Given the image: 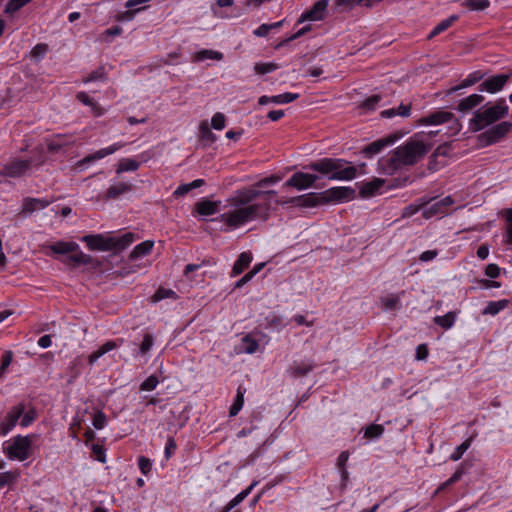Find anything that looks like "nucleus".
Returning <instances> with one entry per match:
<instances>
[{
  "label": "nucleus",
  "instance_id": "f257e3e1",
  "mask_svg": "<svg viewBox=\"0 0 512 512\" xmlns=\"http://www.w3.org/2000/svg\"><path fill=\"white\" fill-rule=\"evenodd\" d=\"M348 164V161L342 158L326 157L312 161L304 168L318 174L296 172L284 183V186L305 190L314 186L315 182L322 177L329 180H352L356 177L357 168Z\"/></svg>",
  "mask_w": 512,
  "mask_h": 512
},
{
  "label": "nucleus",
  "instance_id": "f03ea898",
  "mask_svg": "<svg viewBox=\"0 0 512 512\" xmlns=\"http://www.w3.org/2000/svg\"><path fill=\"white\" fill-rule=\"evenodd\" d=\"M430 150L431 144L419 140L415 135L391 152L388 159V168L397 170L404 166H413Z\"/></svg>",
  "mask_w": 512,
  "mask_h": 512
},
{
  "label": "nucleus",
  "instance_id": "7ed1b4c3",
  "mask_svg": "<svg viewBox=\"0 0 512 512\" xmlns=\"http://www.w3.org/2000/svg\"><path fill=\"white\" fill-rule=\"evenodd\" d=\"M268 215V203H254L252 205L239 207L238 209L223 213L221 214L220 219L230 228H237L256 218L266 219Z\"/></svg>",
  "mask_w": 512,
  "mask_h": 512
},
{
  "label": "nucleus",
  "instance_id": "20e7f679",
  "mask_svg": "<svg viewBox=\"0 0 512 512\" xmlns=\"http://www.w3.org/2000/svg\"><path fill=\"white\" fill-rule=\"evenodd\" d=\"M81 241L86 243L92 251H115L124 250L134 241V234L125 233L119 237L105 236L103 234L85 235Z\"/></svg>",
  "mask_w": 512,
  "mask_h": 512
},
{
  "label": "nucleus",
  "instance_id": "39448f33",
  "mask_svg": "<svg viewBox=\"0 0 512 512\" xmlns=\"http://www.w3.org/2000/svg\"><path fill=\"white\" fill-rule=\"evenodd\" d=\"M508 112L509 107L507 106L505 99L501 98L496 101L493 106L486 107L483 110H477L470 119V129L473 132H478L504 118L508 115Z\"/></svg>",
  "mask_w": 512,
  "mask_h": 512
},
{
  "label": "nucleus",
  "instance_id": "423d86ee",
  "mask_svg": "<svg viewBox=\"0 0 512 512\" xmlns=\"http://www.w3.org/2000/svg\"><path fill=\"white\" fill-rule=\"evenodd\" d=\"M49 249L55 254H69L74 253L68 256L64 263L77 267L79 265H95V260L90 255L84 254L82 251H79V245L73 241H58L49 246Z\"/></svg>",
  "mask_w": 512,
  "mask_h": 512
},
{
  "label": "nucleus",
  "instance_id": "0eeeda50",
  "mask_svg": "<svg viewBox=\"0 0 512 512\" xmlns=\"http://www.w3.org/2000/svg\"><path fill=\"white\" fill-rule=\"evenodd\" d=\"M32 438L30 435H17L11 439L10 444L4 448L7 457L11 460L24 461L31 456Z\"/></svg>",
  "mask_w": 512,
  "mask_h": 512
},
{
  "label": "nucleus",
  "instance_id": "6e6552de",
  "mask_svg": "<svg viewBox=\"0 0 512 512\" xmlns=\"http://www.w3.org/2000/svg\"><path fill=\"white\" fill-rule=\"evenodd\" d=\"M512 130V123L508 121H503L499 124H496L479 135V139L482 144L485 146H489L499 142L502 138H504L508 132Z\"/></svg>",
  "mask_w": 512,
  "mask_h": 512
},
{
  "label": "nucleus",
  "instance_id": "1a4fd4ad",
  "mask_svg": "<svg viewBox=\"0 0 512 512\" xmlns=\"http://www.w3.org/2000/svg\"><path fill=\"white\" fill-rule=\"evenodd\" d=\"M324 202L326 204L330 203H343L353 200L356 197L355 189L351 187H332L325 191H323Z\"/></svg>",
  "mask_w": 512,
  "mask_h": 512
},
{
  "label": "nucleus",
  "instance_id": "9d476101",
  "mask_svg": "<svg viewBox=\"0 0 512 512\" xmlns=\"http://www.w3.org/2000/svg\"><path fill=\"white\" fill-rule=\"evenodd\" d=\"M32 161L28 159H13L0 168V175L10 178L23 176L31 167Z\"/></svg>",
  "mask_w": 512,
  "mask_h": 512
},
{
  "label": "nucleus",
  "instance_id": "9b49d317",
  "mask_svg": "<svg viewBox=\"0 0 512 512\" xmlns=\"http://www.w3.org/2000/svg\"><path fill=\"white\" fill-rule=\"evenodd\" d=\"M510 75L508 74H498L491 76L484 80L479 86L478 90L480 92L486 91L490 94L497 93L503 89L505 84L508 82Z\"/></svg>",
  "mask_w": 512,
  "mask_h": 512
},
{
  "label": "nucleus",
  "instance_id": "f8f14e48",
  "mask_svg": "<svg viewBox=\"0 0 512 512\" xmlns=\"http://www.w3.org/2000/svg\"><path fill=\"white\" fill-rule=\"evenodd\" d=\"M328 0H319L307 11L301 14L299 19L297 20V24H301L307 20L309 21H317L323 20L326 14V9L328 7Z\"/></svg>",
  "mask_w": 512,
  "mask_h": 512
},
{
  "label": "nucleus",
  "instance_id": "ddd939ff",
  "mask_svg": "<svg viewBox=\"0 0 512 512\" xmlns=\"http://www.w3.org/2000/svg\"><path fill=\"white\" fill-rule=\"evenodd\" d=\"M285 203L294 204L302 207H315L319 205H325L323 192L319 193H308L300 196L292 197Z\"/></svg>",
  "mask_w": 512,
  "mask_h": 512
},
{
  "label": "nucleus",
  "instance_id": "4468645a",
  "mask_svg": "<svg viewBox=\"0 0 512 512\" xmlns=\"http://www.w3.org/2000/svg\"><path fill=\"white\" fill-rule=\"evenodd\" d=\"M25 411V406L19 404L14 406L5 416L3 421L0 423V433L5 436L7 435L17 424L20 417Z\"/></svg>",
  "mask_w": 512,
  "mask_h": 512
},
{
  "label": "nucleus",
  "instance_id": "2eb2a0df",
  "mask_svg": "<svg viewBox=\"0 0 512 512\" xmlns=\"http://www.w3.org/2000/svg\"><path fill=\"white\" fill-rule=\"evenodd\" d=\"M260 189L256 187L252 188H243L236 191V195L233 198V203L235 206L245 207L248 205H252L251 203L260 198Z\"/></svg>",
  "mask_w": 512,
  "mask_h": 512
},
{
  "label": "nucleus",
  "instance_id": "dca6fc26",
  "mask_svg": "<svg viewBox=\"0 0 512 512\" xmlns=\"http://www.w3.org/2000/svg\"><path fill=\"white\" fill-rule=\"evenodd\" d=\"M398 139V136L396 135H389L387 137L378 139L370 144H368L363 150L362 153L368 157L371 158L374 155L380 153L385 147L388 145L393 144Z\"/></svg>",
  "mask_w": 512,
  "mask_h": 512
},
{
  "label": "nucleus",
  "instance_id": "f3484780",
  "mask_svg": "<svg viewBox=\"0 0 512 512\" xmlns=\"http://www.w3.org/2000/svg\"><path fill=\"white\" fill-rule=\"evenodd\" d=\"M123 146H124L123 143H114L109 147L102 148V149L96 151L95 153L89 154L86 157H84L82 160L78 161L77 166L82 167V166L87 165L96 160H100L108 155L115 153L117 150H119Z\"/></svg>",
  "mask_w": 512,
  "mask_h": 512
},
{
  "label": "nucleus",
  "instance_id": "a211bd4d",
  "mask_svg": "<svg viewBox=\"0 0 512 512\" xmlns=\"http://www.w3.org/2000/svg\"><path fill=\"white\" fill-rule=\"evenodd\" d=\"M51 201L40 198L27 197L23 201V207L20 215L27 217L37 210L45 209L50 205Z\"/></svg>",
  "mask_w": 512,
  "mask_h": 512
},
{
  "label": "nucleus",
  "instance_id": "6ab92c4d",
  "mask_svg": "<svg viewBox=\"0 0 512 512\" xmlns=\"http://www.w3.org/2000/svg\"><path fill=\"white\" fill-rule=\"evenodd\" d=\"M454 119V114L445 110H438L419 120L422 125H440Z\"/></svg>",
  "mask_w": 512,
  "mask_h": 512
},
{
  "label": "nucleus",
  "instance_id": "aec40b11",
  "mask_svg": "<svg viewBox=\"0 0 512 512\" xmlns=\"http://www.w3.org/2000/svg\"><path fill=\"white\" fill-rule=\"evenodd\" d=\"M384 184L385 180L381 178H374L371 181L362 183L359 188V195L361 198L372 197L379 192Z\"/></svg>",
  "mask_w": 512,
  "mask_h": 512
},
{
  "label": "nucleus",
  "instance_id": "412c9836",
  "mask_svg": "<svg viewBox=\"0 0 512 512\" xmlns=\"http://www.w3.org/2000/svg\"><path fill=\"white\" fill-rule=\"evenodd\" d=\"M220 201H210L203 199L196 203L195 209L199 215L210 216L219 211Z\"/></svg>",
  "mask_w": 512,
  "mask_h": 512
},
{
  "label": "nucleus",
  "instance_id": "4be33fe9",
  "mask_svg": "<svg viewBox=\"0 0 512 512\" xmlns=\"http://www.w3.org/2000/svg\"><path fill=\"white\" fill-rule=\"evenodd\" d=\"M133 185L126 182H119L111 185L105 192L104 199H116L132 190Z\"/></svg>",
  "mask_w": 512,
  "mask_h": 512
},
{
  "label": "nucleus",
  "instance_id": "5701e85b",
  "mask_svg": "<svg viewBox=\"0 0 512 512\" xmlns=\"http://www.w3.org/2000/svg\"><path fill=\"white\" fill-rule=\"evenodd\" d=\"M484 101V97L480 94H471L466 98H463L459 101L457 110L460 112H468L474 109L475 107L482 104Z\"/></svg>",
  "mask_w": 512,
  "mask_h": 512
},
{
  "label": "nucleus",
  "instance_id": "b1692460",
  "mask_svg": "<svg viewBox=\"0 0 512 512\" xmlns=\"http://www.w3.org/2000/svg\"><path fill=\"white\" fill-rule=\"evenodd\" d=\"M483 77L484 74L481 71H474L471 74H469L464 80H462V82L459 85L451 87L448 90L447 94L451 95L461 89L471 87L478 83L480 80H482Z\"/></svg>",
  "mask_w": 512,
  "mask_h": 512
},
{
  "label": "nucleus",
  "instance_id": "393cba45",
  "mask_svg": "<svg viewBox=\"0 0 512 512\" xmlns=\"http://www.w3.org/2000/svg\"><path fill=\"white\" fill-rule=\"evenodd\" d=\"M411 114V104L401 103L397 108H390L387 110H383L380 115L383 118H392L395 116H400L403 118L409 117Z\"/></svg>",
  "mask_w": 512,
  "mask_h": 512
},
{
  "label": "nucleus",
  "instance_id": "a878e982",
  "mask_svg": "<svg viewBox=\"0 0 512 512\" xmlns=\"http://www.w3.org/2000/svg\"><path fill=\"white\" fill-rule=\"evenodd\" d=\"M117 347H118V345L115 341H113V340L107 341L106 343L101 345L97 350L93 351L89 355L88 363L90 365H93L94 363H96V361L99 358H101L103 355H105L106 353H108L109 351H111Z\"/></svg>",
  "mask_w": 512,
  "mask_h": 512
},
{
  "label": "nucleus",
  "instance_id": "bb28decb",
  "mask_svg": "<svg viewBox=\"0 0 512 512\" xmlns=\"http://www.w3.org/2000/svg\"><path fill=\"white\" fill-rule=\"evenodd\" d=\"M154 242L151 240L143 241L137 244L130 253V259L134 260L143 256L148 255L153 249Z\"/></svg>",
  "mask_w": 512,
  "mask_h": 512
},
{
  "label": "nucleus",
  "instance_id": "cd10ccee",
  "mask_svg": "<svg viewBox=\"0 0 512 512\" xmlns=\"http://www.w3.org/2000/svg\"><path fill=\"white\" fill-rule=\"evenodd\" d=\"M246 393V389L242 386H238L237 393L234 397L233 403L229 409V416L235 417L242 409L244 405V394Z\"/></svg>",
  "mask_w": 512,
  "mask_h": 512
},
{
  "label": "nucleus",
  "instance_id": "c85d7f7f",
  "mask_svg": "<svg viewBox=\"0 0 512 512\" xmlns=\"http://www.w3.org/2000/svg\"><path fill=\"white\" fill-rule=\"evenodd\" d=\"M155 388L156 386H139V399L145 402L146 405H156L160 403L161 399L150 394Z\"/></svg>",
  "mask_w": 512,
  "mask_h": 512
},
{
  "label": "nucleus",
  "instance_id": "c756f323",
  "mask_svg": "<svg viewBox=\"0 0 512 512\" xmlns=\"http://www.w3.org/2000/svg\"><path fill=\"white\" fill-rule=\"evenodd\" d=\"M252 255L249 252H242L233 265V275L241 274L251 263Z\"/></svg>",
  "mask_w": 512,
  "mask_h": 512
},
{
  "label": "nucleus",
  "instance_id": "7c9ffc66",
  "mask_svg": "<svg viewBox=\"0 0 512 512\" xmlns=\"http://www.w3.org/2000/svg\"><path fill=\"white\" fill-rule=\"evenodd\" d=\"M199 138L200 141L206 146L211 145L217 139L216 135L211 131L206 121L201 122L199 126Z\"/></svg>",
  "mask_w": 512,
  "mask_h": 512
},
{
  "label": "nucleus",
  "instance_id": "2f4dec72",
  "mask_svg": "<svg viewBox=\"0 0 512 512\" xmlns=\"http://www.w3.org/2000/svg\"><path fill=\"white\" fill-rule=\"evenodd\" d=\"M458 15H451L447 19L442 20L440 23H438L433 30L429 33L428 39H432L435 36L439 35L440 33L446 31L449 27L452 26V24L458 20Z\"/></svg>",
  "mask_w": 512,
  "mask_h": 512
},
{
  "label": "nucleus",
  "instance_id": "473e14b6",
  "mask_svg": "<svg viewBox=\"0 0 512 512\" xmlns=\"http://www.w3.org/2000/svg\"><path fill=\"white\" fill-rule=\"evenodd\" d=\"M194 61L202 62L207 59H213L220 61L223 59V54L218 51L210 50V49H203L194 54L193 57Z\"/></svg>",
  "mask_w": 512,
  "mask_h": 512
},
{
  "label": "nucleus",
  "instance_id": "72a5a7b5",
  "mask_svg": "<svg viewBox=\"0 0 512 512\" xmlns=\"http://www.w3.org/2000/svg\"><path fill=\"white\" fill-rule=\"evenodd\" d=\"M259 347L258 341L254 339L251 335H245L241 339L240 350L241 352H245L247 354H253L257 351Z\"/></svg>",
  "mask_w": 512,
  "mask_h": 512
},
{
  "label": "nucleus",
  "instance_id": "f704fd0d",
  "mask_svg": "<svg viewBox=\"0 0 512 512\" xmlns=\"http://www.w3.org/2000/svg\"><path fill=\"white\" fill-rule=\"evenodd\" d=\"M202 185H204V180L203 179H196L190 183H186V184H182L180 185L175 191H174V195L176 197H179V196H184L186 195L188 192H190L191 190L195 189V188H199L201 187Z\"/></svg>",
  "mask_w": 512,
  "mask_h": 512
},
{
  "label": "nucleus",
  "instance_id": "c9c22d12",
  "mask_svg": "<svg viewBox=\"0 0 512 512\" xmlns=\"http://www.w3.org/2000/svg\"><path fill=\"white\" fill-rule=\"evenodd\" d=\"M384 431L385 429L383 425L371 424L365 428L364 438L369 440L379 439L383 435Z\"/></svg>",
  "mask_w": 512,
  "mask_h": 512
},
{
  "label": "nucleus",
  "instance_id": "e433bc0d",
  "mask_svg": "<svg viewBox=\"0 0 512 512\" xmlns=\"http://www.w3.org/2000/svg\"><path fill=\"white\" fill-rule=\"evenodd\" d=\"M508 305V300H499V301H491L488 303L486 308L483 310V314L496 315L501 310L506 308Z\"/></svg>",
  "mask_w": 512,
  "mask_h": 512
},
{
  "label": "nucleus",
  "instance_id": "4c0bfd02",
  "mask_svg": "<svg viewBox=\"0 0 512 512\" xmlns=\"http://www.w3.org/2000/svg\"><path fill=\"white\" fill-rule=\"evenodd\" d=\"M456 315L454 312H448L443 316H436L434 322L444 329H449L455 322Z\"/></svg>",
  "mask_w": 512,
  "mask_h": 512
},
{
  "label": "nucleus",
  "instance_id": "58836bf2",
  "mask_svg": "<svg viewBox=\"0 0 512 512\" xmlns=\"http://www.w3.org/2000/svg\"><path fill=\"white\" fill-rule=\"evenodd\" d=\"M139 168V162L133 159H122L118 165V168L116 170L117 174H121L123 172L128 171H136Z\"/></svg>",
  "mask_w": 512,
  "mask_h": 512
},
{
  "label": "nucleus",
  "instance_id": "ea45409f",
  "mask_svg": "<svg viewBox=\"0 0 512 512\" xmlns=\"http://www.w3.org/2000/svg\"><path fill=\"white\" fill-rule=\"evenodd\" d=\"M463 6L471 11H483L490 6L489 0H465Z\"/></svg>",
  "mask_w": 512,
  "mask_h": 512
},
{
  "label": "nucleus",
  "instance_id": "a19ab883",
  "mask_svg": "<svg viewBox=\"0 0 512 512\" xmlns=\"http://www.w3.org/2000/svg\"><path fill=\"white\" fill-rule=\"evenodd\" d=\"M473 441V438L470 437L468 439H466L464 442H462L459 446H457L455 448V450L453 451V453L450 455V459L452 461H458L459 459H461V457L463 456V454L469 449V447L471 446V443Z\"/></svg>",
  "mask_w": 512,
  "mask_h": 512
},
{
  "label": "nucleus",
  "instance_id": "79ce46f5",
  "mask_svg": "<svg viewBox=\"0 0 512 512\" xmlns=\"http://www.w3.org/2000/svg\"><path fill=\"white\" fill-rule=\"evenodd\" d=\"M298 98H299V94H297V93H290V92H286V93H283V94H279V95H275V96H271L270 97L271 103H275V104L290 103V102L295 101Z\"/></svg>",
  "mask_w": 512,
  "mask_h": 512
},
{
  "label": "nucleus",
  "instance_id": "37998d69",
  "mask_svg": "<svg viewBox=\"0 0 512 512\" xmlns=\"http://www.w3.org/2000/svg\"><path fill=\"white\" fill-rule=\"evenodd\" d=\"M279 67L280 66L277 63H273V62L262 63V62H259V63H256L254 65V71L257 74L264 75V74L271 73V72L277 70Z\"/></svg>",
  "mask_w": 512,
  "mask_h": 512
},
{
  "label": "nucleus",
  "instance_id": "c03bdc74",
  "mask_svg": "<svg viewBox=\"0 0 512 512\" xmlns=\"http://www.w3.org/2000/svg\"><path fill=\"white\" fill-rule=\"evenodd\" d=\"M438 214H444L438 201H436L432 204H430V202H429L427 204V207L424 208V210H423V217L425 219H430L433 216H436Z\"/></svg>",
  "mask_w": 512,
  "mask_h": 512
},
{
  "label": "nucleus",
  "instance_id": "a18cd8bd",
  "mask_svg": "<svg viewBox=\"0 0 512 512\" xmlns=\"http://www.w3.org/2000/svg\"><path fill=\"white\" fill-rule=\"evenodd\" d=\"M107 74L103 66L99 67L97 70L91 72L86 78L83 79L84 83L94 82V81H106Z\"/></svg>",
  "mask_w": 512,
  "mask_h": 512
},
{
  "label": "nucleus",
  "instance_id": "49530a36",
  "mask_svg": "<svg viewBox=\"0 0 512 512\" xmlns=\"http://www.w3.org/2000/svg\"><path fill=\"white\" fill-rule=\"evenodd\" d=\"M281 179H282V177L280 175L274 174V175H271L269 177H265V178L260 179L258 182H256L254 184V187L262 189V188H265V187H267L269 185L278 183Z\"/></svg>",
  "mask_w": 512,
  "mask_h": 512
},
{
  "label": "nucleus",
  "instance_id": "de8ad7c7",
  "mask_svg": "<svg viewBox=\"0 0 512 512\" xmlns=\"http://www.w3.org/2000/svg\"><path fill=\"white\" fill-rule=\"evenodd\" d=\"M153 344V336L151 334H145L139 347V353L141 355H146L151 350Z\"/></svg>",
  "mask_w": 512,
  "mask_h": 512
},
{
  "label": "nucleus",
  "instance_id": "09e8293b",
  "mask_svg": "<svg viewBox=\"0 0 512 512\" xmlns=\"http://www.w3.org/2000/svg\"><path fill=\"white\" fill-rule=\"evenodd\" d=\"M175 297H176V293L173 290L159 288L153 296V301L158 302V301H161L166 298H175Z\"/></svg>",
  "mask_w": 512,
  "mask_h": 512
},
{
  "label": "nucleus",
  "instance_id": "8fccbe9b",
  "mask_svg": "<svg viewBox=\"0 0 512 512\" xmlns=\"http://www.w3.org/2000/svg\"><path fill=\"white\" fill-rule=\"evenodd\" d=\"M31 0H9L5 12L6 13H14L29 3Z\"/></svg>",
  "mask_w": 512,
  "mask_h": 512
},
{
  "label": "nucleus",
  "instance_id": "3c124183",
  "mask_svg": "<svg viewBox=\"0 0 512 512\" xmlns=\"http://www.w3.org/2000/svg\"><path fill=\"white\" fill-rule=\"evenodd\" d=\"M381 99L382 97L378 94L372 95L362 103L361 107H363L367 111H372L376 108Z\"/></svg>",
  "mask_w": 512,
  "mask_h": 512
},
{
  "label": "nucleus",
  "instance_id": "603ef678",
  "mask_svg": "<svg viewBox=\"0 0 512 512\" xmlns=\"http://www.w3.org/2000/svg\"><path fill=\"white\" fill-rule=\"evenodd\" d=\"M211 127L215 130H222L225 127V115L217 112L211 119Z\"/></svg>",
  "mask_w": 512,
  "mask_h": 512
},
{
  "label": "nucleus",
  "instance_id": "864d4df0",
  "mask_svg": "<svg viewBox=\"0 0 512 512\" xmlns=\"http://www.w3.org/2000/svg\"><path fill=\"white\" fill-rule=\"evenodd\" d=\"M138 467H139L141 473L143 475L147 476L151 471L152 461L145 456H140L138 458Z\"/></svg>",
  "mask_w": 512,
  "mask_h": 512
},
{
  "label": "nucleus",
  "instance_id": "5fc2aeb1",
  "mask_svg": "<svg viewBox=\"0 0 512 512\" xmlns=\"http://www.w3.org/2000/svg\"><path fill=\"white\" fill-rule=\"evenodd\" d=\"M370 0H335V5L338 7L351 8L355 4H360L364 6H369Z\"/></svg>",
  "mask_w": 512,
  "mask_h": 512
},
{
  "label": "nucleus",
  "instance_id": "6e6d98bb",
  "mask_svg": "<svg viewBox=\"0 0 512 512\" xmlns=\"http://www.w3.org/2000/svg\"><path fill=\"white\" fill-rule=\"evenodd\" d=\"M76 99L83 103L84 105L90 106L94 111L98 110L97 103L89 97L85 92H78L76 95Z\"/></svg>",
  "mask_w": 512,
  "mask_h": 512
},
{
  "label": "nucleus",
  "instance_id": "4d7b16f0",
  "mask_svg": "<svg viewBox=\"0 0 512 512\" xmlns=\"http://www.w3.org/2000/svg\"><path fill=\"white\" fill-rule=\"evenodd\" d=\"M106 422V416L102 411H98L94 414L92 424L95 429H103L106 425Z\"/></svg>",
  "mask_w": 512,
  "mask_h": 512
},
{
  "label": "nucleus",
  "instance_id": "13d9d810",
  "mask_svg": "<svg viewBox=\"0 0 512 512\" xmlns=\"http://www.w3.org/2000/svg\"><path fill=\"white\" fill-rule=\"evenodd\" d=\"M400 296L399 295H390L383 299V304L388 310H394L399 308Z\"/></svg>",
  "mask_w": 512,
  "mask_h": 512
},
{
  "label": "nucleus",
  "instance_id": "bf43d9fd",
  "mask_svg": "<svg viewBox=\"0 0 512 512\" xmlns=\"http://www.w3.org/2000/svg\"><path fill=\"white\" fill-rule=\"evenodd\" d=\"M463 465L464 464L458 467L456 471L452 474V476L448 480H446V482L443 483L442 488L453 485L462 478L464 474Z\"/></svg>",
  "mask_w": 512,
  "mask_h": 512
},
{
  "label": "nucleus",
  "instance_id": "052dcab7",
  "mask_svg": "<svg viewBox=\"0 0 512 512\" xmlns=\"http://www.w3.org/2000/svg\"><path fill=\"white\" fill-rule=\"evenodd\" d=\"M12 359H13V353L11 351L4 352V354L2 355V358H1L0 378L5 373L8 366L11 364Z\"/></svg>",
  "mask_w": 512,
  "mask_h": 512
},
{
  "label": "nucleus",
  "instance_id": "680f3d73",
  "mask_svg": "<svg viewBox=\"0 0 512 512\" xmlns=\"http://www.w3.org/2000/svg\"><path fill=\"white\" fill-rule=\"evenodd\" d=\"M429 201H423L420 205H409L403 209L402 217L407 218L416 214L424 205H427Z\"/></svg>",
  "mask_w": 512,
  "mask_h": 512
},
{
  "label": "nucleus",
  "instance_id": "e2e57ef3",
  "mask_svg": "<svg viewBox=\"0 0 512 512\" xmlns=\"http://www.w3.org/2000/svg\"><path fill=\"white\" fill-rule=\"evenodd\" d=\"M485 275L491 279H495L500 275V268L497 264L491 263L486 266Z\"/></svg>",
  "mask_w": 512,
  "mask_h": 512
},
{
  "label": "nucleus",
  "instance_id": "0e129e2a",
  "mask_svg": "<svg viewBox=\"0 0 512 512\" xmlns=\"http://www.w3.org/2000/svg\"><path fill=\"white\" fill-rule=\"evenodd\" d=\"M177 448L176 442L173 437H169L167 439L166 445H165V458L169 459L175 452Z\"/></svg>",
  "mask_w": 512,
  "mask_h": 512
},
{
  "label": "nucleus",
  "instance_id": "69168bd1",
  "mask_svg": "<svg viewBox=\"0 0 512 512\" xmlns=\"http://www.w3.org/2000/svg\"><path fill=\"white\" fill-rule=\"evenodd\" d=\"M92 452L96 455V459L101 462V463H105L106 462V456H105V451H104V448L98 444H94L92 446Z\"/></svg>",
  "mask_w": 512,
  "mask_h": 512
},
{
  "label": "nucleus",
  "instance_id": "338daca9",
  "mask_svg": "<svg viewBox=\"0 0 512 512\" xmlns=\"http://www.w3.org/2000/svg\"><path fill=\"white\" fill-rule=\"evenodd\" d=\"M22 419L20 421V425L22 427H27L29 426L36 418V413L34 411H28L27 413H23L22 415Z\"/></svg>",
  "mask_w": 512,
  "mask_h": 512
},
{
  "label": "nucleus",
  "instance_id": "774afa93",
  "mask_svg": "<svg viewBox=\"0 0 512 512\" xmlns=\"http://www.w3.org/2000/svg\"><path fill=\"white\" fill-rule=\"evenodd\" d=\"M505 216L506 221L508 222L507 237L508 241L512 244V208L506 210Z\"/></svg>",
  "mask_w": 512,
  "mask_h": 512
}]
</instances>
